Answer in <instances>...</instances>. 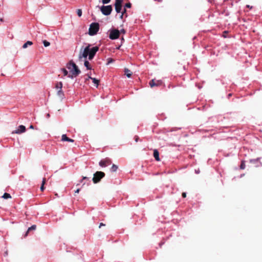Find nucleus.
<instances>
[{"label":"nucleus","mask_w":262,"mask_h":262,"mask_svg":"<svg viewBox=\"0 0 262 262\" xmlns=\"http://www.w3.org/2000/svg\"><path fill=\"white\" fill-rule=\"evenodd\" d=\"M26 130V127L23 125H20L17 129L13 131L12 134H20L25 132Z\"/></svg>","instance_id":"8"},{"label":"nucleus","mask_w":262,"mask_h":262,"mask_svg":"<svg viewBox=\"0 0 262 262\" xmlns=\"http://www.w3.org/2000/svg\"><path fill=\"white\" fill-rule=\"evenodd\" d=\"M240 168L242 169H244L245 168V164L244 161H242L241 164L240 165Z\"/></svg>","instance_id":"25"},{"label":"nucleus","mask_w":262,"mask_h":262,"mask_svg":"<svg viewBox=\"0 0 262 262\" xmlns=\"http://www.w3.org/2000/svg\"><path fill=\"white\" fill-rule=\"evenodd\" d=\"M115 10L117 13H119L121 12L122 9V6H115Z\"/></svg>","instance_id":"17"},{"label":"nucleus","mask_w":262,"mask_h":262,"mask_svg":"<svg viewBox=\"0 0 262 262\" xmlns=\"http://www.w3.org/2000/svg\"><path fill=\"white\" fill-rule=\"evenodd\" d=\"M79 191H80V189H77L76 190H75V192L78 193H79Z\"/></svg>","instance_id":"33"},{"label":"nucleus","mask_w":262,"mask_h":262,"mask_svg":"<svg viewBox=\"0 0 262 262\" xmlns=\"http://www.w3.org/2000/svg\"><path fill=\"white\" fill-rule=\"evenodd\" d=\"M123 14H121V15L120 16V18L121 19H122V18H123Z\"/></svg>","instance_id":"39"},{"label":"nucleus","mask_w":262,"mask_h":262,"mask_svg":"<svg viewBox=\"0 0 262 262\" xmlns=\"http://www.w3.org/2000/svg\"><path fill=\"white\" fill-rule=\"evenodd\" d=\"M61 70L63 72L64 76H68V75H69L68 72V71L66 69L62 68V69H61Z\"/></svg>","instance_id":"20"},{"label":"nucleus","mask_w":262,"mask_h":262,"mask_svg":"<svg viewBox=\"0 0 262 262\" xmlns=\"http://www.w3.org/2000/svg\"><path fill=\"white\" fill-rule=\"evenodd\" d=\"M43 43L45 47H47L50 45V43L46 40L43 41Z\"/></svg>","instance_id":"22"},{"label":"nucleus","mask_w":262,"mask_h":262,"mask_svg":"<svg viewBox=\"0 0 262 262\" xmlns=\"http://www.w3.org/2000/svg\"><path fill=\"white\" fill-rule=\"evenodd\" d=\"M89 179V178L86 177H83L82 180Z\"/></svg>","instance_id":"36"},{"label":"nucleus","mask_w":262,"mask_h":262,"mask_svg":"<svg viewBox=\"0 0 262 262\" xmlns=\"http://www.w3.org/2000/svg\"><path fill=\"white\" fill-rule=\"evenodd\" d=\"M259 159V158H257L256 159L250 160V162L251 163H254V162L257 161Z\"/></svg>","instance_id":"29"},{"label":"nucleus","mask_w":262,"mask_h":262,"mask_svg":"<svg viewBox=\"0 0 262 262\" xmlns=\"http://www.w3.org/2000/svg\"><path fill=\"white\" fill-rule=\"evenodd\" d=\"M67 68L71 73V74L68 75V77L71 79L77 77L81 73L80 70L73 61H70L67 64Z\"/></svg>","instance_id":"2"},{"label":"nucleus","mask_w":262,"mask_h":262,"mask_svg":"<svg viewBox=\"0 0 262 262\" xmlns=\"http://www.w3.org/2000/svg\"><path fill=\"white\" fill-rule=\"evenodd\" d=\"M195 173H199L200 172L199 170H195Z\"/></svg>","instance_id":"38"},{"label":"nucleus","mask_w":262,"mask_h":262,"mask_svg":"<svg viewBox=\"0 0 262 262\" xmlns=\"http://www.w3.org/2000/svg\"><path fill=\"white\" fill-rule=\"evenodd\" d=\"M118 169V166L115 164H113L111 168V170L112 172H115Z\"/></svg>","instance_id":"19"},{"label":"nucleus","mask_w":262,"mask_h":262,"mask_svg":"<svg viewBox=\"0 0 262 262\" xmlns=\"http://www.w3.org/2000/svg\"><path fill=\"white\" fill-rule=\"evenodd\" d=\"M109 38L111 39L114 40L117 39L120 35V31L117 29H112L109 31Z\"/></svg>","instance_id":"6"},{"label":"nucleus","mask_w":262,"mask_h":262,"mask_svg":"<svg viewBox=\"0 0 262 262\" xmlns=\"http://www.w3.org/2000/svg\"><path fill=\"white\" fill-rule=\"evenodd\" d=\"M100 10L103 15L107 16L111 13L113 9L111 5H107L101 6Z\"/></svg>","instance_id":"5"},{"label":"nucleus","mask_w":262,"mask_h":262,"mask_svg":"<svg viewBox=\"0 0 262 262\" xmlns=\"http://www.w3.org/2000/svg\"><path fill=\"white\" fill-rule=\"evenodd\" d=\"M126 9H124L123 11L122 12V13L121 14H123V15H124L125 13H126Z\"/></svg>","instance_id":"31"},{"label":"nucleus","mask_w":262,"mask_h":262,"mask_svg":"<svg viewBox=\"0 0 262 262\" xmlns=\"http://www.w3.org/2000/svg\"><path fill=\"white\" fill-rule=\"evenodd\" d=\"M99 30V24L98 23H93L90 25L89 34L91 36L95 35Z\"/></svg>","instance_id":"3"},{"label":"nucleus","mask_w":262,"mask_h":262,"mask_svg":"<svg viewBox=\"0 0 262 262\" xmlns=\"http://www.w3.org/2000/svg\"><path fill=\"white\" fill-rule=\"evenodd\" d=\"M111 161L108 159L101 160L99 163V165L102 167H106L107 165L111 164Z\"/></svg>","instance_id":"9"},{"label":"nucleus","mask_w":262,"mask_h":262,"mask_svg":"<svg viewBox=\"0 0 262 262\" xmlns=\"http://www.w3.org/2000/svg\"><path fill=\"white\" fill-rule=\"evenodd\" d=\"M122 0H116L115 6H122Z\"/></svg>","instance_id":"21"},{"label":"nucleus","mask_w":262,"mask_h":262,"mask_svg":"<svg viewBox=\"0 0 262 262\" xmlns=\"http://www.w3.org/2000/svg\"><path fill=\"white\" fill-rule=\"evenodd\" d=\"M182 196H183V198H185V197L186 196V192H183V193H182Z\"/></svg>","instance_id":"30"},{"label":"nucleus","mask_w":262,"mask_h":262,"mask_svg":"<svg viewBox=\"0 0 262 262\" xmlns=\"http://www.w3.org/2000/svg\"><path fill=\"white\" fill-rule=\"evenodd\" d=\"M89 79H91L92 80L93 82L96 84V86L97 87L99 84V80L95 78H93L92 77H89Z\"/></svg>","instance_id":"14"},{"label":"nucleus","mask_w":262,"mask_h":262,"mask_svg":"<svg viewBox=\"0 0 262 262\" xmlns=\"http://www.w3.org/2000/svg\"><path fill=\"white\" fill-rule=\"evenodd\" d=\"M124 71H125V75H126V76L128 78L130 77V76L132 75V73L130 72V70H128V69H125Z\"/></svg>","instance_id":"15"},{"label":"nucleus","mask_w":262,"mask_h":262,"mask_svg":"<svg viewBox=\"0 0 262 262\" xmlns=\"http://www.w3.org/2000/svg\"><path fill=\"white\" fill-rule=\"evenodd\" d=\"M36 225H33L31 226L30 227H29V228H28V230H27V232H26V235H25L26 236V235H27L28 233L30 231H31V230H35V229H36Z\"/></svg>","instance_id":"16"},{"label":"nucleus","mask_w":262,"mask_h":262,"mask_svg":"<svg viewBox=\"0 0 262 262\" xmlns=\"http://www.w3.org/2000/svg\"><path fill=\"white\" fill-rule=\"evenodd\" d=\"M154 157L157 161H160L159 154L157 149L154 150Z\"/></svg>","instance_id":"12"},{"label":"nucleus","mask_w":262,"mask_h":262,"mask_svg":"<svg viewBox=\"0 0 262 262\" xmlns=\"http://www.w3.org/2000/svg\"><path fill=\"white\" fill-rule=\"evenodd\" d=\"M246 7H247V8H250V9H251V8H252V6H250V5H247L246 6Z\"/></svg>","instance_id":"35"},{"label":"nucleus","mask_w":262,"mask_h":262,"mask_svg":"<svg viewBox=\"0 0 262 262\" xmlns=\"http://www.w3.org/2000/svg\"><path fill=\"white\" fill-rule=\"evenodd\" d=\"M113 62H114V60L112 58H108L107 59V64H110L111 63H112Z\"/></svg>","instance_id":"27"},{"label":"nucleus","mask_w":262,"mask_h":262,"mask_svg":"<svg viewBox=\"0 0 262 262\" xmlns=\"http://www.w3.org/2000/svg\"><path fill=\"white\" fill-rule=\"evenodd\" d=\"M161 83V82L160 81L158 80L157 81V82H156L154 79L151 80L149 82V85H150V87H151V88L154 86H158V85H160Z\"/></svg>","instance_id":"10"},{"label":"nucleus","mask_w":262,"mask_h":262,"mask_svg":"<svg viewBox=\"0 0 262 262\" xmlns=\"http://www.w3.org/2000/svg\"><path fill=\"white\" fill-rule=\"evenodd\" d=\"M2 198L5 199H8L9 198H11V196L9 193H5L2 196Z\"/></svg>","instance_id":"18"},{"label":"nucleus","mask_w":262,"mask_h":262,"mask_svg":"<svg viewBox=\"0 0 262 262\" xmlns=\"http://www.w3.org/2000/svg\"><path fill=\"white\" fill-rule=\"evenodd\" d=\"M88 77H91V76L89 74H88Z\"/></svg>","instance_id":"43"},{"label":"nucleus","mask_w":262,"mask_h":262,"mask_svg":"<svg viewBox=\"0 0 262 262\" xmlns=\"http://www.w3.org/2000/svg\"><path fill=\"white\" fill-rule=\"evenodd\" d=\"M45 182H46V180L45 179H43L42 180V184H41V186L40 187V190L41 191H43L44 190V184H45Z\"/></svg>","instance_id":"23"},{"label":"nucleus","mask_w":262,"mask_h":262,"mask_svg":"<svg viewBox=\"0 0 262 262\" xmlns=\"http://www.w3.org/2000/svg\"><path fill=\"white\" fill-rule=\"evenodd\" d=\"M120 32L125 33V31L124 29H123L120 30Z\"/></svg>","instance_id":"32"},{"label":"nucleus","mask_w":262,"mask_h":262,"mask_svg":"<svg viewBox=\"0 0 262 262\" xmlns=\"http://www.w3.org/2000/svg\"><path fill=\"white\" fill-rule=\"evenodd\" d=\"M47 118H49L50 117V114H47Z\"/></svg>","instance_id":"41"},{"label":"nucleus","mask_w":262,"mask_h":262,"mask_svg":"<svg viewBox=\"0 0 262 262\" xmlns=\"http://www.w3.org/2000/svg\"><path fill=\"white\" fill-rule=\"evenodd\" d=\"M120 46L117 48V49H119Z\"/></svg>","instance_id":"42"},{"label":"nucleus","mask_w":262,"mask_h":262,"mask_svg":"<svg viewBox=\"0 0 262 262\" xmlns=\"http://www.w3.org/2000/svg\"><path fill=\"white\" fill-rule=\"evenodd\" d=\"M105 226L104 224H103V223H100V225H99V228H100L101 226Z\"/></svg>","instance_id":"34"},{"label":"nucleus","mask_w":262,"mask_h":262,"mask_svg":"<svg viewBox=\"0 0 262 262\" xmlns=\"http://www.w3.org/2000/svg\"><path fill=\"white\" fill-rule=\"evenodd\" d=\"M131 7V4L130 3H128L125 4L124 5V9H126V8H129Z\"/></svg>","instance_id":"26"},{"label":"nucleus","mask_w":262,"mask_h":262,"mask_svg":"<svg viewBox=\"0 0 262 262\" xmlns=\"http://www.w3.org/2000/svg\"><path fill=\"white\" fill-rule=\"evenodd\" d=\"M138 137H135V141H136V142H137V141H138Z\"/></svg>","instance_id":"37"},{"label":"nucleus","mask_w":262,"mask_h":262,"mask_svg":"<svg viewBox=\"0 0 262 262\" xmlns=\"http://www.w3.org/2000/svg\"><path fill=\"white\" fill-rule=\"evenodd\" d=\"M77 13L79 17H80L82 15V10L81 9H77Z\"/></svg>","instance_id":"24"},{"label":"nucleus","mask_w":262,"mask_h":262,"mask_svg":"<svg viewBox=\"0 0 262 262\" xmlns=\"http://www.w3.org/2000/svg\"><path fill=\"white\" fill-rule=\"evenodd\" d=\"M105 174L104 172L102 171H97L94 174V177L93 178V181L94 183H97L100 181L101 179L104 177Z\"/></svg>","instance_id":"7"},{"label":"nucleus","mask_w":262,"mask_h":262,"mask_svg":"<svg viewBox=\"0 0 262 262\" xmlns=\"http://www.w3.org/2000/svg\"><path fill=\"white\" fill-rule=\"evenodd\" d=\"M111 0H102V3L103 4H106L110 2Z\"/></svg>","instance_id":"28"},{"label":"nucleus","mask_w":262,"mask_h":262,"mask_svg":"<svg viewBox=\"0 0 262 262\" xmlns=\"http://www.w3.org/2000/svg\"><path fill=\"white\" fill-rule=\"evenodd\" d=\"M61 140L63 141H68V142H74V140L68 138L67 136V135H65V134H63V135H62Z\"/></svg>","instance_id":"11"},{"label":"nucleus","mask_w":262,"mask_h":262,"mask_svg":"<svg viewBox=\"0 0 262 262\" xmlns=\"http://www.w3.org/2000/svg\"><path fill=\"white\" fill-rule=\"evenodd\" d=\"M98 50L99 47L98 46L92 47L91 45L89 43L87 44L86 47H82L80 48L78 59L79 60H82L84 58V65L87 70H91L92 69L89 61L87 60V58L90 60H92Z\"/></svg>","instance_id":"1"},{"label":"nucleus","mask_w":262,"mask_h":262,"mask_svg":"<svg viewBox=\"0 0 262 262\" xmlns=\"http://www.w3.org/2000/svg\"><path fill=\"white\" fill-rule=\"evenodd\" d=\"M62 82H57L55 84V89L57 90V95L62 100L64 98V93L62 90Z\"/></svg>","instance_id":"4"},{"label":"nucleus","mask_w":262,"mask_h":262,"mask_svg":"<svg viewBox=\"0 0 262 262\" xmlns=\"http://www.w3.org/2000/svg\"><path fill=\"white\" fill-rule=\"evenodd\" d=\"M30 128H31V129L34 128L33 126L32 125H31L30 126Z\"/></svg>","instance_id":"40"},{"label":"nucleus","mask_w":262,"mask_h":262,"mask_svg":"<svg viewBox=\"0 0 262 262\" xmlns=\"http://www.w3.org/2000/svg\"><path fill=\"white\" fill-rule=\"evenodd\" d=\"M33 45V42L31 41H27L25 43L23 46V48L24 49L27 48L28 46H31Z\"/></svg>","instance_id":"13"}]
</instances>
